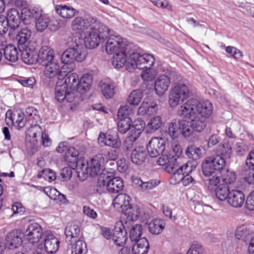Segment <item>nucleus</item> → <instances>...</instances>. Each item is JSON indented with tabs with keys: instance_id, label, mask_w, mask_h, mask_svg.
I'll return each mask as SVG.
<instances>
[{
	"instance_id": "1",
	"label": "nucleus",
	"mask_w": 254,
	"mask_h": 254,
	"mask_svg": "<svg viewBox=\"0 0 254 254\" xmlns=\"http://www.w3.org/2000/svg\"><path fill=\"white\" fill-rule=\"evenodd\" d=\"M212 104L209 100L199 101L191 99L181 106L178 115L189 121H173L169 125L168 132L170 136L175 139L180 134L189 137L193 131L200 132L206 127V120L213 114Z\"/></svg>"
},
{
	"instance_id": "2",
	"label": "nucleus",
	"mask_w": 254,
	"mask_h": 254,
	"mask_svg": "<svg viewBox=\"0 0 254 254\" xmlns=\"http://www.w3.org/2000/svg\"><path fill=\"white\" fill-rule=\"evenodd\" d=\"M155 61L152 54L135 52L129 46L115 53L112 59V64L116 68L125 67L129 72H133L136 69L141 70L142 79L151 81L161 71L160 67H152Z\"/></svg>"
},
{
	"instance_id": "3",
	"label": "nucleus",
	"mask_w": 254,
	"mask_h": 254,
	"mask_svg": "<svg viewBox=\"0 0 254 254\" xmlns=\"http://www.w3.org/2000/svg\"><path fill=\"white\" fill-rule=\"evenodd\" d=\"M124 187L123 180L119 177H114L112 173L103 170L100 174L95 190L98 193L107 190L111 193H116L122 190Z\"/></svg>"
},
{
	"instance_id": "4",
	"label": "nucleus",
	"mask_w": 254,
	"mask_h": 254,
	"mask_svg": "<svg viewBox=\"0 0 254 254\" xmlns=\"http://www.w3.org/2000/svg\"><path fill=\"white\" fill-rule=\"evenodd\" d=\"M176 78L179 82L174 84L169 95L168 102L171 107H176L184 102L191 94L190 84L184 80H181V77L178 74L176 75Z\"/></svg>"
},
{
	"instance_id": "5",
	"label": "nucleus",
	"mask_w": 254,
	"mask_h": 254,
	"mask_svg": "<svg viewBox=\"0 0 254 254\" xmlns=\"http://www.w3.org/2000/svg\"><path fill=\"white\" fill-rule=\"evenodd\" d=\"M225 166V159L217 154L205 158L202 163V171L205 176H210L214 173L221 174Z\"/></svg>"
},
{
	"instance_id": "6",
	"label": "nucleus",
	"mask_w": 254,
	"mask_h": 254,
	"mask_svg": "<svg viewBox=\"0 0 254 254\" xmlns=\"http://www.w3.org/2000/svg\"><path fill=\"white\" fill-rule=\"evenodd\" d=\"M106 40L105 50L109 54L115 53L129 46L125 40L119 36L110 34L108 29L105 28L102 39Z\"/></svg>"
},
{
	"instance_id": "7",
	"label": "nucleus",
	"mask_w": 254,
	"mask_h": 254,
	"mask_svg": "<svg viewBox=\"0 0 254 254\" xmlns=\"http://www.w3.org/2000/svg\"><path fill=\"white\" fill-rule=\"evenodd\" d=\"M177 73L172 71L167 70L164 74L160 75L155 79L154 84V91L158 96H163L168 90L172 77H176Z\"/></svg>"
},
{
	"instance_id": "8",
	"label": "nucleus",
	"mask_w": 254,
	"mask_h": 254,
	"mask_svg": "<svg viewBox=\"0 0 254 254\" xmlns=\"http://www.w3.org/2000/svg\"><path fill=\"white\" fill-rule=\"evenodd\" d=\"M97 23V20L93 17L84 18L81 16H77L74 18L71 23V29L76 32L73 35L74 37L76 33L80 34V39H82L84 32L88 30L92 25Z\"/></svg>"
},
{
	"instance_id": "9",
	"label": "nucleus",
	"mask_w": 254,
	"mask_h": 254,
	"mask_svg": "<svg viewBox=\"0 0 254 254\" xmlns=\"http://www.w3.org/2000/svg\"><path fill=\"white\" fill-rule=\"evenodd\" d=\"M55 99L60 103H70L74 100L75 97L73 92L67 88L66 83L59 80L55 89Z\"/></svg>"
},
{
	"instance_id": "10",
	"label": "nucleus",
	"mask_w": 254,
	"mask_h": 254,
	"mask_svg": "<svg viewBox=\"0 0 254 254\" xmlns=\"http://www.w3.org/2000/svg\"><path fill=\"white\" fill-rule=\"evenodd\" d=\"M79 33H76L72 37V42L74 44L70 48L75 60L77 62H81L85 60L88 53L86 47L82 44V39H80Z\"/></svg>"
},
{
	"instance_id": "11",
	"label": "nucleus",
	"mask_w": 254,
	"mask_h": 254,
	"mask_svg": "<svg viewBox=\"0 0 254 254\" xmlns=\"http://www.w3.org/2000/svg\"><path fill=\"white\" fill-rule=\"evenodd\" d=\"M134 144H124L123 148L125 151H132L131 161L136 164H141L145 160L146 153L145 148L141 145L134 146Z\"/></svg>"
},
{
	"instance_id": "12",
	"label": "nucleus",
	"mask_w": 254,
	"mask_h": 254,
	"mask_svg": "<svg viewBox=\"0 0 254 254\" xmlns=\"http://www.w3.org/2000/svg\"><path fill=\"white\" fill-rule=\"evenodd\" d=\"M43 66L44 67L43 74L46 78L53 79L56 77H59L65 75L64 71H62L64 69V65H62L59 59L47 64Z\"/></svg>"
},
{
	"instance_id": "13",
	"label": "nucleus",
	"mask_w": 254,
	"mask_h": 254,
	"mask_svg": "<svg viewBox=\"0 0 254 254\" xmlns=\"http://www.w3.org/2000/svg\"><path fill=\"white\" fill-rule=\"evenodd\" d=\"M84 46L86 48L94 49L98 47L103 35H100L99 31L93 26L84 32Z\"/></svg>"
},
{
	"instance_id": "14",
	"label": "nucleus",
	"mask_w": 254,
	"mask_h": 254,
	"mask_svg": "<svg viewBox=\"0 0 254 254\" xmlns=\"http://www.w3.org/2000/svg\"><path fill=\"white\" fill-rule=\"evenodd\" d=\"M43 235L41 226L37 223H32L27 228L25 237L29 243L34 244L39 242Z\"/></svg>"
},
{
	"instance_id": "15",
	"label": "nucleus",
	"mask_w": 254,
	"mask_h": 254,
	"mask_svg": "<svg viewBox=\"0 0 254 254\" xmlns=\"http://www.w3.org/2000/svg\"><path fill=\"white\" fill-rule=\"evenodd\" d=\"M44 250L47 254H55L59 249L60 241L51 231L44 234Z\"/></svg>"
},
{
	"instance_id": "16",
	"label": "nucleus",
	"mask_w": 254,
	"mask_h": 254,
	"mask_svg": "<svg viewBox=\"0 0 254 254\" xmlns=\"http://www.w3.org/2000/svg\"><path fill=\"white\" fill-rule=\"evenodd\" d=\"M58 59L54 50L51 47L44 46L39 50L37 61L43 66Z\"/></svg>"
},
{
	"instance_id": "17",
	"label": "nucleus",
	"mask_w": 254,
	"mask_h": 254,
	"mask_svg": "<svg viewBox=\"0 0 254 254\" xmlns=\"http://www.w3.org/2000/svg\"><path fill=\"white\" fill-rule=\"evenodd\" d=\"M158 110L157 103L150 99L145 98L138 107L137 114L139 116L152 115L156 114Z\"/></svg>"
},
{
	"instance_id": "18",
	"label": "nucleus",
	"mask_w": 254,
	"mask_h": 254,
	"mask_svg": "<svg viewBox=\"0 0 254 254\" xmlns=\"http://www.w3.org/2000/svg\"><path fill=\"white\" fill-rule=\"evenodd\" d=\"M192 171V166L189 162L186 163L179 168H176V164L173 172L171 173L170 182L171 184H176L182 182L184 178V175L185 173H190Z\"/></svg>"
},
{
	"instance_id": "19",
	"label": "nucleus",
	"mask_w": 254,
	"mask_h": 254,
	"mask_svg": "<svg viewBox=\"0 0 254 254\" xmlns=\"http://www.w3.org/2000/svg\"><path fill=\"white\" fill-rule=\"evenodd\" d=\"M23 234L19 230L14 229L9 232L5 238V246L9 249H14L22 244Z\"/></svg>"
},
{
	"instance_id": "20",
	"label": "nucleus",
	"mask_w": 254,
	"mask_h": 254,
	"mask_svg": "<svg viewBox=\"0 0 254 254\" xmlns=\"http://www.w3.org/2000/svg\"><path fill=\"white\" fill-rule=\"evenodd\" d=\"M8 120L18 129L23 127L26 123L24 114L20 111L13 112L9 110L7 111L6 113V121L7 124L10 123Z\"/></svg>"
},
{
	"instance_id": "21",
	"label": "nucleus",
	"mask_w": 254,
	"mask_h": 254,
	"mask_svg": "<svg viewBox=\"0 0 254 254\" xmlns=\"http://www.w3.org/2000/svg\"><path fill=\"white\" fill-rule=\"evenodd\" d=\"M127 233L125 226L122 222H119L116 224L114 232L113 235L114 243L117 246H124L127 240Z\"/></svg>"
},
{
	"instance_id": "22",
	"label": "nucleus",
	"mask_w": 254,
	"mask_h": 254,
	"mask_svg": "<svg viewBox=\"0 0 254 254\" xmlns=\"http://www.w3.org/2000/svg\"><path fill=\"white\" fill-rule=\"evenodd\" d=\"M64 233L66 243L69 245H71L72 243L79 238L80 226L75 222L69 223L65 228Z\"/></svg>"
},
{
	"instance_id": "23",
	"label": "nucleus",
	"mask_w": 254,
	"mask_h": 254,
	"mask_svg": "<svg viewBox=\"0 0 254 254\" xmlns=\"http://www.w3.org/2000/svg\"><path fill=\"white\" fill-rule=\"evenodd\" d=\"M105 162H107V161L103 154H98L92 158L89 163V175L93 177L96 176Z\"/></svg>"
},
{
	"instance_id": "24",
	"label": "nucleus",
	"mask_w": 254,
	"mask_h": 254,
	"mask_svg": "<svg viewBox=\"0 0 254 254\" xmlns=\"http://www.w3.org/2000/svg\"><path fill=\"white\" fill-rule=\"evenodd\" d=\"M21 52V59L26 64H33L37 61L35 47L32 45L18 47Z\"/></svg>"
},
{
	"instance_id": "25",
	"label": "nucleus",
	"mask_w": 254,
	"mask_h": 254,
	"mask_svg": "<svg viewBox=\"0 0 254 254\" xmlns=\"http://www.w3.org/2000/svg\"><path fill=\"white\" fill-rule=\"evenodd\" d=\"M245 200V197L242 191L237 190L230 191L227 202L232 207L240 208L242 206Z\"/></svg>"
},
{
	"instance_id": "26",
	"label": "nucleus",
	"mask_w": 254,
	"mask_h": 254,
	"mask_svg": "<svg viewBox=\"0 0 254 254\" xmlns=\"http://www.w3.org/2000/svg\"><path fill=\"white\" fill-rule=\"evenodd\" d=\"M55 10L60 16L65 20H69L78 14L75 8L67 5H57Z\"/></svg>"
},
{
	"instance_id": "27",
	"label": "nucleus",
	"mask_w": 254,
	"mask_h": 254,
	"mask_svg": "<svg viewBox=\"0 0 254 254\" xmlns=\"http://www.w3.org/2000/svg\"><path fill=\"white\" fill-rule=\"evenodd\" d=\"M6 19L10 29L13 30L19 27L21 21L20 14L15 8L7 10Z\"/></svg>"
},
{
	"instance_id": "28",
	"label": "nucleus",
	"mask_w": 254,
	"mask_h": 254,
	"mask_svg": "<svg viewBox=\"0 0 254 254\" xmlns=\"http://www.w3.org/2000/svg\"><path fill=\"white\" fill-rule=\"evenodd\" d=\"M130 198L129 195L121 193L118 194L113 200V205L118 211L122 212L130 205L129 201Z\"/></svg>"
},
{
	"instance_id": "29",
	"label": "nucleus",
	"mask_w": 254,
	"mask_h": 254,
	"mask_svg": "<svg viewBox=\"0 0 254 254\" xmlns=\"http://www.w3.org/2000/svg\"><path fill=\"white\" fill-rule=\"evenodd\" d=\"M36 15V21L35 22V27L38 31L42 32L45 30L50 21L49 16L45 13H43L41 11L35 12Z\"/></svg>"
},
{
	"instance_id": "30",
	"label": "nucleus",
	"mask_w": 254,
	"mask_h": 254,
	"mask_svg": "<svg viewBox=\"0 0 254 254\" xmlns=\"http://www.w3.org/2000/svg\"><path fill=\"white\" fill-rule=\"evenodd\" d=\"M61 60L62 63L64 64V67L66 65H70V67H67V71H64V72L65 73L64 74H66L67 73L70 72L73 70L74 68L73 64L76 61L70 48L67 49L62 53Z\"/></svg>"
},
{
	"instance_id": "31",
	"label": "nucleus",
	"mask_w": 254,
	"mask_h": 254,
	"mask_svg": "<svg viewBox=\"0 0 254 254\" xmlns=\"http://www.w3.org/2000/svg\"><path fill=\"white\" fill-rule=\"evenodd\" d=\"M31 36V31L27 28H22L19 31L16 36L18 47L22 48L24 46L32 45L30 41Z\"/></svg>"
},
{
	"instance_id": "32",
	"label": "nucleus",
	"mask_w": 254,
	"mask_h": 254,
	"mask_svg": "<svg viewBox=\"0 0 254 254\" xmlns=\"http://www.w3.org/2000/svg\"><path fill=\"white\" fill-rule=\"evenodd\" d=\"M93 81L92 75L88 73L84 74L78 82L77 91L84 93L90 89Z\"/></svg>"
},
{
	"instance_id": "33",
	"label": "nucleus",
	"mask_w": 254,
	"mask_h": 254,
	"mask_svg": "<svg viewBox=\"0 0 254 254\" xmlns=\"http://www.w3.org/2000/svg\"><path fill=\"white\" fill-rule=\"evenodd\" d=\"M176 159L167 155H162L157 160V164L160 166H165V170L168 173H172L175 168Z\"/></svg>"
},
{
	"instance_id": "34",
	"label": "nucleus",
	"mask_w": 254,
	"mask_h": 254,
	"mask_svg": "<svg viewBox=\"0 0 254 254\" xmlns=\"http://www.w3.org/2000/svg\"><path fill=\"white\" fill-rule=\"evenodd\" d=\"M135 242L131 249L132 254H146L149 247L147 239L143 237Z\"/></svg>"
},
{
	"instance_id": "35",
	"label": "nucleus",
	"mask_w": 254,
	"mask_h": 254,
	"mask_svg": "<svg viewBox=\"0 0 254 254\" xmlns=\"http://www.w3.org/2000/svg\"><path fill=\"white\" fill-rule=\"evenodd\" d=\"M205 153V149L202 146L198 147L195 145H191L187 147L186 150V155L193 160H197Z\"/></svg>"
},
{
	"instance_id": "36",
	"label": "nucleus",
	"mask_w": 254,
	"mask_h": 254,
	"mask_svg": "<svg viewBox=\"0 0 254 254\" xmlns=\"http://www.w3.org/2000/svg\"><path fill=\"white\" fill-rule=\"evenodd\" d=\"M3 55L7 61L15 62L18 59L19 50L16 46L9 44L4 48Z\"/></svg>"
},
{
	"instance_id": "37",
	"label": "nucleus",
	"mask_w": 254,
	"mask_h": 254,
	"mask_svg": "<svg viewBox=\"0 0 254 254\" xmlns=\"http://www.w3.org/2000/svg\"><path fill=\"white\" fill-rule=\"evenodd\" d=\"M166 223L161 219H155L148 224V230L153 235H158L164 230Z\"/></svg>"
},
{
	"instance_id": "38",
	"label": "nucleus",
	"mask_w": 254,
	"mask_h": 254,
	"mask_svg": "<svg viewBox=\"0 0 254 254\" xmlns=\"http://www.w3.org/2000/svg\"><path fill=\"white\" fill-rule=\"evenodd\" d=\"M143 96V92L141 89L134 90L128 96L127 102L129 105L137 106L142 101Z\"/></svg>"
},
{
	"instance_id": "39",
	"label": "nucleus",
	"mask_w": 254,
	"mask_h": 254,
	"mask_svg": "<svg viewBox=\"0 0 254 254\" xmlns=\"http://www.w3.org/2000/svg\"><path fill=\"white\" fill-rule=\"evenodd\" d=\"M162 120L161 117L155 116L150 119L145 129L147 133H152L158 130L162 126Z\"/></svg>"
},
{
	"instance_id": "40",
	"label": "nucleus",
	"mask_w": 254,
	"mask_h": 254,
	"mask_svg": "<svg viewBox=\"0 0 254 254\" xmlns=\"http://www.w3.org/2000/svg\"><path fill=\"white\" fill-rule=\"evenodd\" d=\"M166 144H147L145 149L147 150L151 157H156L162 153L165 149Z\"/></svg>"
},
{
	"instance_id": "41",
	"label": "nucleus",
	"mask_w": 254,
	"mask_h": 254,
	"mask_svg": "<svg viewBox=\"0 0 254 254\" xmlns=\"http://www.w3.org/2000/svg\"><path fill=\"white\" fill-rule=\"evenodd\" d=\"M127 217L128 221H134L136 220L140 214V210L137 205L131 206L130 205L122 212Z\"/></svg>"
},
{
	"instance_id": "42",
	"label": "nucleus",
	"mask_w": 254,
	"mask_h": 254,
	"mask_svg": "<svg viewBox=\"0 0 254 254\" xmlns=\"http://www.w3.org/2000/svg\"><path fill=\"white\" fill-rule=\"evenodd\" d=\"M215 195L220 201L228 199L231 190L226 185H220L215 190Z\"/></svg>"
},
{
	"instance_id": "43",
	"label": "nucleus",
	"mask_w": 254,
	"mask_h": 254,
	"mask_svg": "<svg viewBox=\"0 0 254 254\" xmlns=\"http://www.w3.org/2000/svg\"><path fill=\"white\" fill-rule=\"evenodd\" d=\"M101 90L105 98H111L115 94V86L111 82H104L101 85Z\"/></svg>"
},
{
	"instance_id": "44",
	"label": "nucleus",
	"mask_w": 254,
	"mask_h": 254,
	"mask_svg": "<svg viewBox=\"0 0 254 254\" xmlns=\"http://www.w3.org/2000/svg\"><path fill=\"white\" fill-rule=\"evenodd\" d=\"M36 12L34 10H30L27 8H23L21 10V19L22 21L25 24L30 23L34 17H36V15L34 12Z\"/></svg>"
},
{
	"instance_id": "45",
	"label": "nucleus",
	"mask_w": 254,
	"mask_h": 254,
	"mask_svg": "<svg viewBox=\"0 0 254 254\" xmlns=\"http://www.w3.org/2000/svg\"><path fill=\"white\" fill-rule=\"evenodd\" d=\"M250 235V230L246 225L238 227L235 232L236 237L239 240H243L245 242L249 238Z\"/></svg>"
},
{
	"instance_id": "46",
	"label": "nucleus",
	"mask_w": 254,
	"mask_h": 254,
	"mask_svg": "<svg viewBox=\"0 0 254 254\" xmlns=\"http://www.w3.org/2000/svg\"><path fill=\"white\" fill-rule=\"evenodd\" d=\"M72 246L71 254H85L87 251L86 244L84 241L77 240Z\"/></svg>"
},
{
	"instance_id": "47",
	"label": "nucleus",
	"mask_w": 254,
	"mask_h": 254,
	"mask_svg": "<svg viewBox=\"0 0 254 254\" xmlns=\"http://www.w3.org/2000/svg\"><path fill=\"white\" fill-rule=\"evenodd\" d=\"M98 143H107V142L118 143L120 141L115 132L112 134L100 132L98 137Z\"/></svg>"
},
{
	"instance_id": "48",
	"label": "nucleus",
	"mask_w": 254,
	"mask_h": 254,
	"mask_svg": "<svg viewBox=\"0 0 254 254\" xmlns=\"http://www.w3.org/2000/svg\"><path fill=\"white\" fill-rule=\"evenodd\" d=\"M78 76L75 73H72L67 77L64 81H62V83H66L67 88L72 91V89L75 87L77 88Z\"/></svg>"
},
{
	"instance_id": "49",
	"label": "nucleus",
	"mask_w": 254,
	"mask_h": 254,
	"mask_svg": "<svg viewBox=\"0 0 254 254\" xmlns=\"http://www.w3.org/2000/svg\"><path fill=\"white\" fill-rule=\"evenodd\" d=\"M218 175L219 174L214 173L210 176H207L209 178L205 180V184L210 190H215L217 188L216 187L217 185L220 183V178Z\"/></svg>"
},
{
	"instance_id": "50",
	"label": "nucleus",
	"mask_w": 254,
	"mask_h": 254,
	"mask_svg": "<svg viewBox=\"0 0 254 254\" xmlns=\"http://www.w3.org/2000/svg\"><path fill=\"white\" fill-rule=\"evenodd\" d=\"M38 178H44L49 182H52L56 179V173L50 169H45L39 172L37 175Z\"/></svg>"
},
{
	"instance_id": "51",
	"label": "nucleus",
	"mask_w": 254,
	"mask_h": 254,
	"mask_svg": "<svg viewBox=\"0 0 254 254\" xmlns=\"http://www.w3.org/2000/svg\"><path fill=\"white\" fill-rule=\"evenodd\" d=\"M142 227L140 224H135L131 228L129 232V237L132 242H137L141 238Z\"/></svg>"
},
{
	"instance_id": "52",
	"label": "nucleus",
	"mask_w": 254,
	"mask_h": 254,
	"mask_svg": "<svg viewBox=\"0 0 254 254\" xmlns=\"http://www.w3.org/2000/svg\"><path fill=\"white\" fill-rule=\"evenodd\" d=\"M120 120L118 123V130L122 133H126L130 127L132 121L130 118H125V119H119Z\"/></svg>"
},
{
	"instance_id": "53",
	"label": "nucleus",
	"mask_w": 254,
	"mask_h": 254,
	"mask_svg": "<svg viewBox=\"0 0 254 254\" xmlns=\"http://www.w3.org/2000/svg\"><path fill=\"white\" fill-rule=\"evenodd\" d=\"M76 167L77 171L79 176L80 174L82 175H88L89 172V164L87 162H84V160H76Z\"/></svg>"
},
{
	"instance_id": "54",
	"label": "nucleus",
	"mask_w": 254,
	"mask_h": 254,
	"mask_svg": "<svg viewBox=\"0 0 254 254\" xmlns=\"http://www.w3.org/2000/svg\"><path fill=\"white\" fill-rule=\"evenodd\" d=\"M112 148L108 152L107 156L104 155L106 160L108 161V159L110 160H115L117 159L119 153L121 144H112Z\"/></svg>"
},
{
	"instance_id": "55",
	"label": "nucleus",
	"mask_w": 254,
	"mask_h": 254,
	"mask_svg": "<svg viewBox=\"0 0 254 254\" xmlns=\"http://www.w3.org/2000/svg\"><path fill=\"white\" fill-rule=\"evenodd\" d=\"M132 113V110L128 105L121 106L118 112V119L129 118V116Z\"/></svg>"
},
{
	"instance_id": "56",
	"label": "nucleus",
	"mask_w": 254,
	"mask_h": 254,
	"mask_svg": "<svg viewBox=\"0 0 254 254\" xmlns=\"http://www.w3.org/2000/svg\"><path fill=\"white\" fill-rule=\"evenodd\" d=\"M144 127V122L141 119H137L133 121L131 129H133L136 131L135 136H139Z\"/></svg>"
},
{
	"instance_id": "57",
	"label": "nucleus",
	"mask_w": 254,
	"mask_h": 254,
	"mask_svg": "<svg viewBox=\"0 0 254 254\" xmlns=\"http://www.w3.org/2000/svg\"><path fill=\"white\" fill-rule=\"evenodd\" d=\"M232 147L230 144H219L217 147L216 152L219 155L229 157L231 153Z\"/></svg>"
},
{
	"instance_id": "58",
	"label": "nucleus",
	"mask_w": 254,
	"mask_h": 254,
	"mask_svg": "<svg viewBox=\"0 0 254 254\" xmlns=\"http://www.w3.org/2000/svg\"><path fill=\"white\" fill-rule=\"evenodd\" d=\"M225 51L236 60L241 59L243 56L242 52L233 46H229L226 47L225 48Z\"/></svg>"
},
{
	"instance_id": "59",
	"label": "nucleus",
	"mask_w": 254,
	"mask_h": 254,
	"mask_svg": "<svg viewBox=\"0 0 254 254\" xmlns=\"http://www.w3.org/2000/svg\"><path fill=\"white\" fill-rule=\"evenodd\" d=\"M222 179L225 184H230L235 182L236 176L234 172L227 170L226 173L222 175Z\"/></svg>"
},
{
	"instance_id": "60",
	"label": "nucleus",
	"mask_w": 254,
	"mask_h": 254,
	"mask_svg": "<svg viewBox=\"0 0 254 254\" xmlns=\"http://www.w3.org/2000/svg\"><path fill=\"white\" fill-rule=\"evenodd\" d=\"M244 180L249 184H254V168H249L244 172Z\"/></svg>"
},
{
	"instance_id": "61",
	"label": "nucleus",
	"mask_w": 254,
	"mask_h": 254,
	"mask_svg": "<svg viewBox=\"0 0 254 254\" xmlns=\"http://www.w3.org/2000/svg\"><path fill=\"white\" fill-rule=\"evenodd\" d=\"M155 6L159 8H166L167 9H171V5L170 4L169 0H149Z\"/></svg>"
},
{
	"instance_id": "62",
	"label": "nucleus",
	"mask_w": 254,
	"mask_h": 254,
	"mask_svg": "<svg viewBox=\"0 0 254 254\" xmlns=\"http://www.w3.org/2000/svg\"><path fill=\"white\" fill-rule=\"evenodd\" d=\"M72 174V169L70 167L64 168L60 172V177L64 182L69 180L71 178Z\"/></svg>"
},
{
	"instance_id": "63",
	"label": "nucleus",
	"mask_w": 254,
	"mask_h": 254,
	"mask_svg": "<svg viewBox=\"0 0 254 254\" xmlns=\"http://www.w3.org/2000/svg\"><path fill=\"white\" fill-rule=\"evenodd\" d=\"M203 249L198 244H193L191 245L187 254H202Z\"/></svg>"
},
{
	"instance_id": "64",
	"label": "nucleus",
	"mask_w": 254,
	"mask_h": 254,
	"mask_svg": "<svg viewBox=\"0 0 254 254\" xmlns=\"http://www.w3.org/2000/svg\"><path fill=\"white\" fill-rule=\"evenodd\" d=\"M246 207L250 211L254 210V191L251 192L246 201Z\"/></svg>"
}]
</instances>
